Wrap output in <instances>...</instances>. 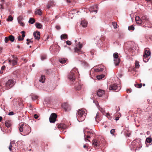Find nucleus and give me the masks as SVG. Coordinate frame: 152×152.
I'll list each match as a JSON object with an SVG mask.
<instances>
[{
    "mask_svg": "<svg viewBox=\"0 0 152 152\" xmlns=\"http://www.w3.org/2000/svg\"><path fill=\"white\" fill-rule=\"evenodd\" d=\"M19 130L20 134L23 136L27 135L31 131V128L23 124L20 126L19 127Z\"/></svg>",
    "mask_w": 152,
    "mask_h": 152,
    "instance_id": "1",
    "label": "nucleus"
},
{
    "mask_svg": "<svg viewBox=\"0 0 152 152\" xmlns=\"http://www.w3.org/2000/svg\"><path fill=\"white\" fill-rule=\"evenodd\" d=\"M87 111L84 109L78 110L77 113V118L79 122L83 121L85 119Z\"/></svg>",
    "mask_w": 152,
    "mask_h": 152,
    "instance_id": "2",
    "label": "nucleus"
},
{
    "mask_svg": "<svg viewBox=\"0 0 152 152\" xmlns=\"http://www.w3.org/2000/svg\"><path fill=\"white\" fill-rule=\"evenodd\" d=\"M77 41L76 39L75 40V42L76 43L75 46L74 48V52L77 53L78 54H80L82 53L81 49L83 47V44L78 40V43H76Z\"/></svg>",
    "mask_w": 152,
    "mask_h": 152,
    "instance_id": "3",
    "label": "nucleus"
},
{
    "mask_svg": "<svg viewBox=\"0 0 152 152\" xmlns=\"http://www.w3.org/2000/svg\"><path fill=\"white\" fill-rule=\"evenodd\" d=\"M78 72L77 69L75 68H74L71 71L69 75L68 76V78L70 80L72 81H74L75 80V77L74 76L75 73Z\"/></svg>",
    "mask_w": 152,
    "mask_h": 152,
    "instance_id": "4",
    "label": "nucleus"
},
{
    "mask_svg": "<svg viewBox=\"0 0 152 152\" xmlns=\"http://www.w3.org/2000/svg\"><path fill=\"white\" fill-rule=\"evenodd\" d=\"M108 89L110 91L118 92L121 89V88L120 86H117V84H111L109 87Z\"/></svg>",
    "mask_w": 152,
    "mask_h": 152,
    "instance_id": "5",
    "label": "nucleus"
},
{
    "mask_svg": "<svg viewBox=\"0 0 152 152\" xmlns=\"http://www.w3.org/2000/svg\"><path fill=\"white\" fill-rule=\"evenodd\" d=\"M151 53L149 50H145L143 55V60L144 62H146L148 61L150 58Z\"/></svg>",
    "mask_w": 152,
    "mask_h": 152,
    "instance_id": "6",
    "label": "nucleus"
},
{
    "mask_svg": "<svg viewBox=\"0 0 152 152\" xmlns=\"http://www.w3.org/2000/svg\"><path fill=\"white\" fill-rule=\"evenodd\" d=\"M113 56L114 58L115 59L114 60V64L115 65H117L120 62V59L118 58V53H114L113 54Z\"/></svg>",
    "mask_w": 152,
    "mask_h": 152,
    "instance_id": "7",
    "label": "nucleus"
},
{
    "mask_svg": "<svg viewBox=\"0 0 152 152\" xmlns=\"http://www.w3.org/2000/svg\"><path fill=\"white\" fill-rule=\"evenodd\" d=\"M15 83L14 81L12 80H9L6 83V86L7 88L12 87Z\"/></svg>",
    "mask_w": 152,
    "mask_h": 152,
    "instance_id": "8",
    "label": "nucleus"
},
{
    "mask_svg": "<svg viewBox=\"0 0 152 152\" xmlns=\"http://www.w3.org/2000/svg\"><path fill=\"white\" fill-rule=\"evenodd\" d=\"M57 115L55 113H52L51 114L50 118L49 121L50 123H54L56 120L57 118Z\"/></svg>",
    "mask_w": 152,
    "mask_h": 152,
    "instance_id": "9",
    "label": "nucleus"
},
{
    "mask_svg": "<svg viewBox=\"0 0 152 152\" xmlns=\"http://www.w3.org/2000/svg\"><path fill=\"white\" fill-rule=\"evenodd\" d=\"M84 134L87 133V138H88L90 137H91L92 136H93L94 134V132L92 130H89V131H86V130L84 132Z\"/></svg>",
    "mask_w": 152,
    "mask_h": 152,
    "instance_id": "10",
    "label": "nucleus"
},
{
    "mask_svg": "<svg viewBox=\"0 0 152 152\" xmlns=\"http://www.w3.org/2000/svg\"><path fill=\"white\" fill-rule=\"evenodd\" d=\"M62 106L66 111H68L71 110L70 106L68 104L64 103L62 104Z\"/></svg>",
    "mask_w": 152,
    "mask_h": 152,
    "instance_id": "11",
    "label": "nucleus"
},
{
    "mask_svg": "<svg viewBox=\"0 0 152 152\" xmlns=\"http://www.w3.org/2000/svg\"><path fill=\"white\" fill-rule=\"evenodd\" d=\"M98 9V6L97 5H96L91 7L89 10L91 12H95L96 13H97Z\"/></svg>",
    "mask_w": 152,
    "mask_h": 152,
    "instance_id": "12",
    "label": "nucleus"
},
{
    "mask_svg": "<svg viewBox=\"0 0 152 152\" xmlns=\"http://www.w3.org/2000/svg\"><path fill=\"white\" fill-rule=\"evenodd\" d=\"M33 35L36 39L39 40L40 39V33L39 31H36L34 32Z\"/></svg>",
    "mask_w": 152,
    "mask_h": 152,
    "instance_id": "13",
    "label": "nucleus"
},
{
    "mask_svg": "<svg viewBox=\"0 0 152 152\" xmlns=\"http://www.w3.org/2000/svg\"><path fill=\"white\" fill-rule=\"evenodd\" d=\"M17 58H16L15 59H14L12 60L10 59L9 60V63L10 65L12 66H14L17 64Z\"/></svg>",
    "mask_w": 152,
    "mask_h": 152,
    "instance_id": "14",
    "label": "nucleus"
},
{
    "mask_svg": "<svg viewBox=\"0 0 152 152\" xmlns=\"http://www.w3.org/2000/svg\"><path fill=\"white\" fill-rule=\"evenodd\" d=\"M105 93V91L101 89H99L97 92V95L100 97L102 96Z\"/></svg>",
    "mask_w": 152,
    "mask_h": 152,
    "instance_id": "15",
    "label": "nucleus"
},
{
    "mask_svg": "<svg viewBox=\"0 0 152 152\" xmlns=\"http://www.w3.org/2000/svg\"><path fill=\"white\" fill-rule=\"evenodd\" d=\"M141 21H142V23H148V19L146 16H143L141 18Z\"/></svg>",
    "mask_w": 152,
    "mask_h": 152,
    "instance_id": "16",
    "label": "nucleus"
},
{
    "mask_svg": "<svg viewBox=\"0 0 152 152\" xmlns=\"http://www.w3.org/2000/svg\"><path fill=\"white\" fill-rule=\"evenodd\" d=\"M141 19H140V17L138 16H137L136 17L135 20L137 23L141 24L142 23V21H141Z\"/></svg>",
    "mask_w": 152,
    "mask_h": 152,
    "instance_id": "17",
    "label": "nucleus"
},
{
    "mask_svg": "<svg viewBox=\"0 0 152 152\" xmlns=\"http://www.w3.org/2000/svg\"><path fill=\"white\" fill-rule=\"evenodd\" d=\"M35 13L36 15H41L42 14V10L40 9H37L35 11Z\"/></svg>",
    "mask_w": 152,
    "mask_h": 152,
    "instance_id": "18",
    "label": "nucleus"
},
{
    "mask_svg": "<svg viewBox=\"0 0 152 152\" xmlns=\"http://www.w3.org/2000/svg\"><path fill=\"white\" fill-rule=\"evenodd\" d=\"M58 127L59 128H61L64 129H65L66 128L67 126L65 124H61L58 126Z\"/></svg>",
    "mask_w": 152,
    "mask_h": 152,
    "instance_id": "19",
    "label": "nucleus"
},
{
    "mask_svg": "<svg viewBox=\"0 0 152 152\" xmlns=\"http://www.w3.org/2000/svg\"><path fill=\"white\" fill-rule=\"evenodd\" d=\"M87 21L85 20H84L82 21L81 24L83 27H85L87 26Z\"/></svg>",
    "mask_w": 152,
    "mask_h": 152,
    "instance_id": "20",
    "label": "nucleus"
},
{
    "mask_svg": "<svg viewBox=\"0 0 152 152\" xmlns=\"http://www.w3.org/2000/svg\"><path fill=\"white\" fill-rule=\"evenodd\" d=\"M92 144L95 146L96 147L99 146V144L97 141V140H93Z\"/></svg>",
    "mask_w": 152,
    "mask_h": 152,
    "instance_id": "21",
    "label": "nucleus"
},
{
    "mask_svg": "<svg viewBox=\"0 0 152 152\" xmlns=\"http://www.w3.org/2000/svg\"><path fill=\"white\" fill-rule=\"evenodd\" d=\"M31 97L32 100H35L37 99L39 97L38 96L34 94H32Z\"/></svg>",
    "mask_w": 152,
    "mask_h": 152,
    "instance_id": "22",
    "label": "nucleus"
},
{
    "mask_svg": "<svg viewBox=\"0 0 152 152\" xmlns=\"http://www.w3.org/2000/svg\"><path fill=\"white\" fill-rule=\"evenodd\" d=\"M1 2V4H0V9H3L4 7L3 6V4H4L5 3V0H0Z\"/></svg>",
    "mask_w": 152,
    "mask_h": 152,
    "instance_id": "23",
    "label": "nucleus"
},
{
    "mask_svg": "<svg viewBox=\"0 0 152 152\" xmlns=\"http://www.w3.org/2000/svg\"><path fill=\"white\" fill-rule=\"evenodd\" d=\"M67 59L64 58H62L59 60V61L61 64H64L66 63Z\"/></svg>",
    "mask_w": 152,
    "mask_h": 152,
    "instance_id": "24",
    "label": "nucleus"
},
{
    "mask_svg": "<svg viewBox=\"0 0 152 152\" xmlns=\"http://www.w3.org/2000/svg\"><path fill=\"white\" fill-rule=\"evenodd\" d=\"M104 75L102 74L97 76L96 78L98 80H100L104 78Z\"/></svg>",
    "mask_w": 152,
    "mask_h": 152,
    "instance_id": "25",
    "label": "nucleus"
},
{
    "mask_svg": "<svg viewBox=\"0 0 152 152\" xmlns=\"http://www.w3.org/2000/svg\"><path fill=\"white\" fill-rule=\"evenodd\" d=\"M35 25L36 27L38 28H41L42 27V25L40 23H35Z\"/></svg>",
    "mask_w": 152,
    "mask_h": 152,
    "instance_id": "26",
    "label": "nucleus"
},
{
    "mask_svg": "<svg viewBox=\"0 0 152 152\" xmlns=\"http://www.w3.org/2000/svg\"><path fill=\"white\" fill-rule=\"evenodd\" d=\"M45 77L44 76H42L40 79L39 80L40 82L43 83L45 82Z\"/></svg>",
    "mask_w": 152,
    "mask_h": 152,
    "instance_id": "27",
    "label": "nucleus"
},
{
    "mask_svg": "<svg viewBox=\"0 0 152 152\" xmlns=\"http://www.w3.org/2000/svg\"><path fill=\"white\" fill-rule=\"evenodd\" d=\"M103 69L102 68H98L94 69V71L95 72H101L103 71Z\"/></svg>",
    "mask_w": 152,
    "mask_h": 152,
    "instance_id": "28",
    "label": "nucleus"
},
{
    "mask_svg": "<svg viewBox=\"0 0 152 152\" xmlns=\"http://www.w3.org/2000/svg\"><path fill=\"white\" fill-rule=\"evenodd\" d=\"M61 39H67V35L66 34H62L61 36Z\"/></svg>",
    "mask_w": 152,
    "mask_h": 152,
    "instance_id": "29",
    "label": "nucleus"
},
{
    "mask_svg": "<svg viewBox=\"0 0 152 152\" xmlns=\"http://www.w3.org/2000/svg\"><path fill=\"white\" fill-rule=\"evenodd\" d=\"M9 39L11 42H13L15 40V38L12 35L10 36L9 37Z\"/></svg>",
    "mask_w": 152,
    "mask_h": 152,
    "instance_id": "30",
    "label": "nucleus"
},
{
    "mask_svg": "<svg viewBox=\"0 0 152 152\" xmlns=\"http://www.w3.org/2000/svg\"><path fill=\"white\" fill-rule=\"evenodd\" d=\"M146 141L147 143H150L152 142V139L150 137H148L146 139Z\"/></svg>",
    "mask_w": 152,
    "mask_h": 152,
    "instance_id": "31",
    "label": "nucleus"
},
{
    "mask_svg": "<svg viewBox=\"0 0 152 152\" xmlns=\"http://www.w3.org/2000/svg\"><path fill=\"white\" fill-rule=\"evenodd\" d=\"M99 113H96V116L95 118L96 121V122H97L99 120Z\"/></svg>",
    "mask_w": 152,
    "mask_h": 152,
    "instance_id": "32",
    "label": "nucleus"
},
{
    "mask_svg": "<svg viewBox=\"0 0 152 152\" xmlns=\"http://www.w3.org/2000/svg\"><path fill=\"white\" fill-rule=\"evenodd\" d=\"M34 19L32 18H30L28 21L29 23H30L31 24L34 23Z\"/></svg>",
    "mask_w": 152,
    "mask_h": 152,
    "instance_id": "33",
    "label": "nucleus"
},
{
    "mask_svg": "<svg viewBox=\"0 0 152 152\" xmlns=\"http://www.w3.org/2000/svg\"><path fill=\"white\" fill-rule=\"evenodd\" d=\"M134 86L137 88H140L142 86V83L137 84H134Z\"/></svg>",
    "mask_w": 152,
    "mask_h": 152,
    "instance_id": "34",
    "label": "nucleus"
},
{
    "mask_svg": "<svg viewBox=\"0 0 152 152\" xmlns=\"http://www.w3.org/2000/svg\"><path fill=\"white\" fill-rule=\"evenodd\" d=\"M5 126L7 127H9L10 126V121H6L5 123Z\"/></svg>",
    "mask_w": 152,
    "mask_h": 152,
    "instance_id": "35",
    "label": "nucleus"
},
{
    "mask_svg": "<svg viewBox=\"0 0 152 152\" xmlns=\"http://www.w3.org/2000/svg\"><path fill=\"white\" fill-rule=\"evenodd\" d=\"M13 18L10 15L8 17V19H7V21H12L13 20Z\"/></svg>",
    "mask_w": 152,
    "mask_h": 152,
    "instance_id": "36",
    "label": "nucleus"
},
{
    "mask_svg": "<svg viewBox=\"0 0 152 152\" xmlns=\"http://www.w3.org/2000/svg\"><path fill=\"white\" fill-rule=\"evenodd\" d=\"M128 29L129 30L133 31L134 30V28L133 25H132L128 27Z\"/></svg>",
    "mask_w": 152,
    "mask_h": 152,
    "instance_id": "37",
    "label": "nucleus"
},
{
    "mask_svg": "<svg viewBox=\"0 0 152 152\" xmlns=\"http://www.w3.org/2000/svg\"><path fill=\"white\" fill-rule=\"evenodd\" d=\"M46 58V56L45 55H43L41 57V60L43 61Z\"/></svg>",
    "mask_w": 152,
    "mask_h": 152,
    "instance_id": "38",
    "label": "nucleus"
},
{
    "mask_svg": "<svg viewBox=\"0 0 152 152\" xmlns=\"http://www.w3.org/2000/svg\"><path fill=\"white\" fill-rule=\"evenodd\" d=\"M23 19V18L22 16H20L18 18V22H20L22 21V20Z\"/></svg>",
    "mask_w": 152,
    "mask_h": 152,
    "instance_id": "39",
    "label": "nucleus"
},
{
    "mask_svg": "<svg viewBox=\"0 0 152 152\" xmlns=\"http://www.w3.org/2000/svg\"><path fill=\"white\" fill-rule=\"evenodd\" d=\"M113 25L114 28H116L117 27V24L116 22H114L113 23Z\"/></svg>",
    "mask_w": 152,
    "mask_h": 152,
    "instance_id": "40",
    "label": "nucleus"
},
{
    "mask_svg": "<svg viewBox=\"0 0 152 152\" xmlns=\"http://www.w3.org/2000/svg\"><path fill=\"white\" fill-rule=\"evenodd\" d=\"M106 116L108 118V119L110 120H111L112 119V117L110 116V114L108 113H106Z\"/></svg>",
    "mask_w": 152,
    "mask_h": 152,
    "instance_id": "41",
    "label": "nucleus"
},
{
    "mask_svg": "<svg viewBox=\"0 0 152 152\" xmlns=\"http://www.w3.org/2000/svg\"><path fill=\"white\" fill-rule=\"evenodd\" d=\"M18 39L19 41H22L23 40V38H22V37L21 38L20 36H19L18 37Z\"/></svg>",
    "mask_w": 152,
    "mask_h": 152,
    "instance_id": "42",
    "label": "nucleus"
},
{
    "mask_svg": "<svg viewBox=\"0 0 152 152\" xmlns=\"http://www.w3.org/2000/svg\"><path fill=\"white\" fill-rule=\"evenodd\" d=\"M115 132V130L114 129H112L110 131V133L113 135H114V133Z\"/></svg>",
    "mask_w": 152,
    "mask_h": 152,
    "instance_id": "43",
    "label": "nucleus"
},
{
    "mask_svg": "<svg viewBox=\"0 0 152 152\" xmlns=\"http://www.w3.org/2000/svg\"><path fill=\"white\" fill-rule=\"evenodd\" d=\"M21 33L22 34V38H23V39H24V38L25 37V32L24 31H21Z\"/></svg>",
    "mask_w": 152,
    "mask_h": 152,
    "instance_id": "44",
    "label": "nucleus"
},
{
    "mask_svg": "<svg viewBox=\"0 0 152 152\" xmlns=\"http://www.w3.org/2000/svg\"><path fill=\"white\" fill-rule=\"evenodd\" d=\"M9 40V38L7 37H5L4 39V41L5 43H7L8 41Z\"/></svg>",
    "mask_w": 152,
    "mask_h": 152,
    "instance_id": "45",
    "label": "nucleus"
},
{
    "mask_svg": "<svg viewBox=\"0 0 152 152\" xmlns=\"http://www.w3.org/2000/svg\"><path fill=\"white\" fill-rule=\"evenodd\" d=\"M12 146L11 145V142H10V145L9 146V149L10 151H11L12 150Z\"/></svg>",
    "mask_w": 152,
    "mask_h": 152,
    "instance_id": "46",
    "label": "nucleus"
},
{
    "mask_svg": "<svg viewBox=\"0 0 152 152\" xmlns=\"http://www.w3.org/2000/svg\"><path fill=\"white\" fill-rule=\"evenodd\" d=\"M18 22L21 26H24V23L22 22V21Z\"/></svg>",
    "mask_w": 152,
    "mask_h": 152,
    "instance_id": "47",
    "label": "nucleus"
},
{
    "mask_svg": "<svg viewBox=\"0 0 152 152\" xmlns=\"http://www.w3.org/2000/svg\"><path fill=\"white\" fill-rule=\"evenodd\" d=\"M66 44L68 45H70L71 44V42L70 41H68V40L66 42Z\"/></svg>",
    "mask_w": 152,
    "mask_h": 152,
    "instance_id": "48",
    "label": "nucleus"
},
{
    "mask_svg": "<svg viewBox=\"0 0 152 152\" xmlns=\"http://www.w3.org/2000/svg\"><path fill=\"white\" fill-rule=\"evenodd\" d=\"M26 41H27V42L26 43V44H27V45H29V43L30 42H31V40H30V39H26Z\"/></svg>",
    "mask_w": 152,
    "mask_h": 152,
    "instance_id": "49",
    "label": "nucleus"
},
{
    "mask_svg": "<svg viewBox=\"0 0 152 152\" xmlns=\"http://www.w3.org/2000/svg\"><path fill=\"white\" fill-rule=\"evenodd\" d=\"M135 66L137 67L139 65L138 62L137 61L135 62Z\"/></svg>",
    "mask_w": 152,
    "mask_h": 152,
    "instance_id": "50",
    "label": "nucleus"
},
{
    "mask_svg": "<svg viewBox=\"0 0 152 152\" xmlns=\"http://www.w3.org/2000/svg\"><path fill=\"white\" fill-rule=\"evenodd\" d=\"M8 115H14V113L12 112H10L8 114Z\"/></svg>",
    "mask_w": 152,
    "mask_h": 152,
    "instance_id": "51",
    "label": "nucleus"
},
{
    "mask_svg": "<svg viewBox=\"0 0 152 152\" xmlns=\"http://www.w3.org/2000/svg\"><path fill=\"white\" fill-rule=\"evenodd\" d=\"M38 116L36 114H35L34 115V118L35 119H37L38 118Z\"/></svg>",
    "mask_w": 152,
    "mask_h": 152,
    "instance_id": "52",
    "label": "nucleus"
},
{
    "mask_svg": "<svg viewBox=\"0 0 152 152\" xmlns=\"http://www.w3.org/2000/svg\"><path fill=\"white\" fill-rule=\"evenodd\" d=\"M56 28L57 30H59L60 29V26H56Z\"/></svg>",
    "mask_w": 152,
    "mask_h": 152,
    "instance_id": "53",
    "label": "nucleus"
},
{
    "mask_svg": "<svg viewBox=\"0 0 152 152\" xmlns=\"http://www.w3.org/2000/svg\"><path fill=\"white\" fill-rule=\"evenodd\" d=\"M126 91H127V92L128 93H129L131 92L132 91V90L131 89H128Z\"/></svg>",
    "mask_w": 152,
    "mask_h": 152,
    "instance_id": "54",
    "label": "nucleus"
},
{
    "mask_svg": "<svg viewBox=\"0 0 152 152\" xmlns=\"http://www.w3.org/2000/svg\"><path fill=\"white\" fill-rule=\"evenodd\" d=\"M5 68V66H2L1 68V70H4Z\"/></svg>",
    "mask_w": 152,
    "mask_h": 152,
    "instance_id": "55",
    "label": "nucleus"
},
{
    "mask_svg": "<svg viewBox=\"0 0 152 152\" xmlns=\"http://www.w3.org/2000/svg\"><path fill=\"white\" fill-rule=\"evenodd\" d=\"M83 147L84 148H88V147L86 145H83Z\"/></svg>",
    "mask_w": 152,
    "mask_h": 152,
    "instance_id": "56",
    "label": "nucleus"
},
{
    "mask_svg": "<svg viewBox=\"0 0 152 152\" xmlns=\"http://www.w3.org/2000/svg\"><path fill=\"white\" fill-rule=\"evenodd\" d=\"M119 119V118L118 117H117L115 118V120L117 121Z\"/></svg>",
    "mask_w": 152,
    "mask_h": 152,
    "instance_id": "57",
    "label": "nucleus"
},
{
    "mask_svg": "<svg viewBox=\"0 0 152 152\" xmlns=\"http://www.w3.org/2000/svg\"><path fill=\"white\" fill-rule=\"evenodd\" d=\"M47 7L48 9H49L50 7V6L49 4H48L47 5Z\"/></svg>",
    "mask_w": 152,
    "mask_h": 152,
    "instance_id": "58",
    "label": "nucleus"
},
{
    "mask_svg": "<svg viewBox=\"0 0 152 152\" xmlns=\"http://www.w3.org/2000/svg\"><path fill=\"white\" fill-rule=\"evenodd\" d=\"M2 117L0 116V122L2 120Z\"/></svg>",
    "mask_w": 152,
    "mask_h": 152,
    "instance_id": "59",
    "label": "nucleus"
},
{
    "mask_svg": "<svg viewBox=\"0 0 152 152\" xmlns=\"http://www.w3.org/2000/svg\"><path fill=\"white\" fill-rule=\"evenodd\" d=\"M66 1H67L68 2H70V1H69V0H66Z\"/></svg>",
    "mask_w": 152,
    "mask_h": 152,
    "instance_id": "60",
    "label": "nucleus"
},
{
    "mask_svg": "<svg viewBox=\"0 0 152 152\" xmlns=\"http://www.w3.org/2000/svg\"><path fill=\"white\" fill-rule=\"evenodd\" d=\"M2 73H3V71H0V73L2 74Z\"/></svg>",
    "mask_w": 152,
    "mask_h": 152,
    "instance_id": "61",
    "label": "nucleus"
},
{
    "mask_svg": "<svg viewBox=\"0 0 152 152\" xmlns=\"http://www.w3.org/2000/svg\"><path fill=\"white\" fill-rule=\"evenodd\" d=\"M145 84L144 83L143 84V86H145Z\"/></svg>",
    "mask_w": 152,
    "mask_h": 152,
    "instance_id": "62",
    "label": "nucleus"
},
{
    "mask_svg": "<svg viewBox=\"0 0 152 152\" xmlns=\"http://www.w3.org/2000/svg\"><path fill=\"white\" fill-rule=\"evenodd\" d=\"M85 140L86 141V140H87V139L86 138H85Z\"/></svg>",
    "mask_w": 152,
    "mask_h": 152,
    "instance_id": "63",
    "label": "nucleus"
},
{
    "mask_svg": "<svg viewBox=\"0 0 152 152\" xmlns=\"http://www.w3.org/2000/svg\"><path fill=\"white\" fill-rule=\"evenodd\" d=\"M32 66H33V67H34V64H33L32 65Z\"/></svg>",
    "mask_w": 152,
    "mask_h": 152,
    "instance_id": "64",
    "label": "nucleus"
}]
</instances>
